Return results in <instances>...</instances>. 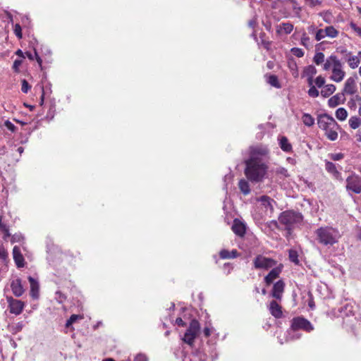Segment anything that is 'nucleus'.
<instances>
[{
  "label": "nucleus",
  "mask_w": 361,
  "mask_h": 361,
  "mask_svg": "<svg viewBox=\"0 0 361 361\" xmlns=\"http://www.w3.org/2000/svg\"><path fill=\"white\" fill-rule=\"evenodd\" d=\"M245 175L251 182H262L267 176L268 166L263 160L249 158L245 161Z\"/></svg>",
  "instance_id": "obj_1"
},
{
  "label": "nucleus",
  "mask_w": 361,
  "mask_h": 361,
  "mask_svg": "<svg viewBox=\"0 0 361 361\" xmlns=\"http://www.w3.org/2000/svg\"><path fill=\"white\" fill-rule=\"evenodd\" d=\"M318 243L326 246H333L338 243L341 235L339 231L332 226H321L314 231Z\"/></svg>",
  "instance_id": "obj_2"
},
{
  "label": "nucleus",
  "mask_w": 361,
  "mask_h": 361,
  "mask_svg": "<svg viewBox=\"0 0 361 361\" xmlns=\"http://www.w3.org/2000/svg\"><path fill=\"white\" fill-rule=\"evenodd\" d=\"M317 124L320 129L324 131L326 137L331 141L338 138V132L340 126L335 119L327 114H321L317 118Z\"/></svg>",
  "instance_id": "obj_3"
},
{
  "label": "nucleus",
  "mask_w": 361,
  "mask_h": 361,
  "mask_svg": "<svg viewBox=\"0 0 361 361\" xmlns=\"http://www.w3.org/2000/svg\"><path fill=\"white\" fill-rule=\"evenodd\" d=\"M343 63L336 55H331L326 59L323 63V70L325 71H331L330 79L336 82H341L345 76V72L343 71Z\"/></svg>",
  "instance_id": "obj_4"
},
{
  "label": "nucleus",
  "mask_w": 361,
  "mask_h": 361,
  "mask_svg": "<svg viewBox=\"0 0 361 361\" xmlns=\"http://www.w3.org/2000/svg\"><path fill=\"white\" fill-rule=\"evenodd\" d=\"M302 221V215L293 211H285L279 217V223L285 226L288 235L290 234V230Z\"/></svg>",
  "instance_id": "obj_5"
},
{
  "label": "nucleus",
  "mask_w": 361,
  "mask_h": 361,
  "mask_svg": "<svg viewBox=\"0 0 361 361\" xmlns=\"http://www.w3.org/2000/svg\"><path fill=\"white\" fill-rule=\"evenodd\" d=\"M200 328L199 322L195 319L192 320L184 335V342L191 345L200 331Z\"/></svg>",
  "instance_id": "obj_6"
},
{
  "label": "nucleus",
  "mask_w": 361,
  "mask_h": 361,
  "mask_svg": "<svg viewBox=\"0 0 361 361\" xmlns=\"http://www.w3.org/2000/svg\"><path fill=\"white\" fill-rule=\"evenodd\" d=\"M346 190L355 194H360L361 192V178L356 174L348 176L346 178Z\"/></svg>",
  "instance_id": "obj_7"
},
{
  "label": "nucleus",
  "mask_w": 361,
  "mask_h": 361,
  "mask_svg": "<svg viewBox=\"0 0 361 361\" xmlns=\"http://www.w3.org/2000/svg\"><path fill=\"white\" fill-rule=\"evenodd\" d=\"M291 329L293 331L302 329L310 332L313 330V326L307 319L303 317H298L292 319Z\"/></svg>",
  "instance_id": "obj_8"
},
{
  "label": "nucleus",
  "mask_w": 361,
  "mask_h": 361,
  "mask_svg": "<svg viewBox=\"0 0 361 361\" xmlns=\"http://www.w3.org/2000/svg\"><path fill=\"white\" fill-rule=\"evenodd\" d=\"M253 263L255 268L257 269H268L276 264V262L274 259L265 257L262 255H257L255 258Z\"/></svg>",
  "instance_id": "obj_9"
},
{
  "label": "nucleus",
  "mask_w": 361,
  "mask_h": 361,
  "mask_svg": "<svg viewBox=\"0 0 361 361\" xmlns=\"http://www.w3.org/2000/svg\"><path fill=\"white\" fill-rule=\"evenodd\" d=\"M7 302L11 313L18 315L23 312L25 304L21 300L13 299L12 297H8Z\"/></svg>",
  "instance_id": "obj_10"
},
{
  "label": "nucleus",
  "mask_w": 361,
  "mask_h": 361,
  "mask_svg": "<svg viewBox=\"0 0 361 361\" xmlns=\"http://www.w3.org/2000/svg\"><path fill=\"white\" fill-rule=\"evenodd\" d=\"M268 153L269 150L266 147L257 146L251 149L250 158L254 157L258 160H263V157H265Z\"/></svg>",
  "instance_id": "obj_11"
},
{
  "label": "nucleus",
  "mask_w": 361,
  "mask_h": 361,
  "mask_svg": "<svg viewBox=\"0 0 361 361\" xmlns=\"http://www.w3.org/2000/svg\"><path fill=\"white\" fill-rule=\"evenodd\" d=\"M284 282L281 280L278 281L273 286L271 295L276 300H280L284 291Z\"/></svg>",
  "instance_id": "obj_12"
},
{
  "label": "nucleus",
  "mask_w": 361,
  "mask_h": 361,
  "mask_svg": "<svg viewBox=\"0 0 361 361\" xmlns=\"http://www.w3.org/2000/svg\"><path fill=\"white\" fill-rule=\"evenodd\" d=\"M13 257L14 262L18 268H21L25 266V259L19 247L14 246L13 249Z\"/></svg>",
  "instance_id": "obj_13"
},
{
  "label": "nucleus",
  "mask_w": 361,
  "mask_h": 361,
  "mask_svg": "<svg viewBox=\"0 0 361 361\" xmlns=\"http://www.w3.org/2000/svg\"><path fill=\"white\" fill-rule=\"evenodd\" d=\"M11 288L13 295L16 297H20L24 293L25 290L19 279H16L11 282Z\"/></svg>",
  "instance_id": "obj_14"
},
{
  "label": "nucleus",
  "mask_w": 361,
  "mask_h": 361,
  "mask_svg": "<svg viewBox=\"0 0 361 361\" xmlns=\"http://www.w3.org/2000/svg\"><path fill=\"white\" fill-rule=\"evenodd\" d=\"M281 272V267H278L272 269L271 271L265 276L264 281L267 285H270L272 282L279 277Z\"/></svg>",
  "instance_id": "obj_15"
},
{
  "label": "nucleus",
  "mask_w": 361,
  "mask_h": 361,
  "mask_svg": "<svg viewBox=\"0 0 361 361\" xmlns=\"http://www.w3.org/2000/svg\"><path fill=\"white\" fill-rule=\"evenodd\" d=\"M345 101V97L343 93H338L331 97L329 101L328 104L330 107L334 108L340 104H343Z\"/></svg>",
  "instance_id": "obj_16"
},
{
  "label": "nucleus",
  "mask_w": 361,
  "mask_h": 361,
  "mask_svg": "<svg viewBox=\"0 0 361 361\" xmlns=\"http://www.w3.org/2000/svg\"><path fill=\"white\" fill-rule=\"evenodd\" d=\"M28 281L30 284V295H31V296L35 299L38 298L39 287V283H38L37 281L35 280L32 276L28 277Z\"/></svg>",
  "instance_id": "obj_17"
},
{
  "label": "nucleus",
  "mask_w": 361,
  "mask_h": 361,
  "mask_svg": "<svg viewBox=\"0 0 361 361\" xmlns=\"http://www.w3.org/2000/svg\"><path fill=\"white\" fill-rule=\"evenodd\" d=\"M343 91L348 94H353L356 92V86L355 80L353 78H349L346 80L344 85Z\"/></svg>",
  "instance_id": "obj_18"
},
{
  "label": "nucleus",
  "mask_w": 361,
  "mask_h": 361,
  "mask_svg": "<svg viewBox=\"0 0 361 361\" xmlns=\"http://www.w3.org/2000/svg\"><path fill=\"white\" fill-rule=\"evenodd\" d=\"M269 311L271 314L276 318H280L282 316L281 307L277 303L276 301L272 300L269 305Z\"/></svg>",
  "instance_id": "obj_19"
},
{
  "label": "nucleus",
  "mask_w": 361,
  "mask_h": 361,
  "mask_svg": "<svg viewBox=\"0 0 361 361\" xmlns=\"http://www.w3.org/2000/svg\"><path fill=\"white\" fill-rule=\"evenodd\" d=\"M345 61L350 68L355 69L358 67L360 61L356 56L353 55L350 52H348L345 56Z\"/></svg>",
  "instance_id": "obj_20"
},
{
  "label": "nucleus",
  "mask_w": 361,
  "mask_h": 361,
  "mask_svg": "<svg viewBox=\"0 0 361 361\" xmlns=\"http://www.w3.org/2000/svg\"><path fill=\"white\" fill-rule=\"evenodd\" d=\"M325 169L331 173L335 178L338 179L341 178V173L337 170L336 165L329 161H325Z\"/></svg>",
  "instance_id": "obj_21"
},
{
  "label": "nucleus",
  "mask_w": 361,
  "mask_h": 361,
  "mask_svg": "<svg viewBox=\"0 0 361 361\" xmlns=\"http://www.w3.org/2000/svg\"><path fill=\"white\" fill-rule=\"evenodd\" d=\"M293 30V25L290 23H282L276 27V32L279 34H290Z\"/></svg>",
  "instance_id": "obj_22"
},
{
  "label": "nucleus",
  "mask_w": 361,
  "mask_h": 361,
  "mask_svg": "<svg viewBox=\"0 0 361 361\" xmlns=\"http://www.w3.org/2000/svg\"><path fill=\"white\" fill-rule=\"evenodd\" d=\"M317 73V69L314 66H308L304 70V75L308 78V83L310 85H312L313 77Z\"/></svg>",
  "instance_id": "obj_23"
},
{
  "label": "nucleus",
  "mask_w": 361,
  "mask_h": 361,
  "mask_svg": "<svg viewBox=\"0 0 361 361\" xmlns=\"http://www.w3.org/2000/svg\"><path fill=\"white\" fill-rule=\"evenodd\" d=\"M233 231L239 236H243L245 233V227L243 224L239 221H234L232 226Z\"/></svg>",
  "instance_id": "obj_24"
},
{
  "label": "nucleus",
  "mask_w": 361,
  "mask_h": 361,
  "mask_svg": "<svg viewBox=\"0 0 361 361\" xmlns=\"http://www.w3.org/2000/svg\"><path fill=\"white\" fill-rule=\"evenodd\" d=\"M219 256L221 259H234L238 256V252L236 250H233L231 251L222 250L219 252Z\"/></svg>",
  "instance_id": "obj_25"
},
{
  "label": "nucleus",
  "mask_w": 361,
  "mask_h": 361,
  "mask_svg": "<svg viewBox=\"0 0 361 361\" xmlns=\"http://www.w3.org/2000/svg\"><path fill=\"white\" fill-rule=\"evenodd\" d=\"M279 145L281 149L284 152H289L292 149V146L289 143L286 137H281L279 140Z\"/></svg>",
  "instance_id": "obj_26"
},
{
  "label": "nucleus",
  "mask_w": 361,
  "mask_h": 361,
  "mask_svg": "<svg viewBox=\"0 0 361 361\" xmlns=\"http://www.w3.org/2000/svg\"><path fill=\"white\" fill-rule=\"evenodd\" d=\"M336 86L333 84L326 85L321 91V94L324 97H328L336 91Z\"/></svg>",
  "instance_id": "obj_27"
},
{
  "label": "nucleus",
  "mask_w": 361,
  "mask_h": 361,
  "mask_svg": "<svg viewBox=\"0 0 361 361\" xmlns=\"http://www.w3.org/2000/svg\"><path fill=\"white\" fill-rule=\"evenodd\" d=\"M238 187L240 191L245 195H247L250 192V185L248 182L245 179H240L238 183Z\"/></svg>",
  "instance_id": "obj_28"
},
{
  "label": "nucleus",
  "mask_w": 361,
  "mask_h": 361,
  "mask_svg": "<svg viewBox=\"0 0 361 361\" xmlns=\"http://www.w3.org/2000/svg\"><path fill=\"white\" fill-rule=\"evenodd\" d=\"M300 44L307 49H310L312 47V43L310 41V38L305 32L302 33L301 36Z\"/></svg>",
  "instance_id": "obj_29"
},
{
  "label": "nucleus",
  "mask_w": 361,
  "mask_h": 361,
  "mask_svg": "<svg viewBox=\"0 0 361 361\" xmlns=\"http://www.w3.org/2000/svg\"><path fill=\"white\" fill-rule=\"evenodd\" d=\"M259 200L261 202L262 204L266 208V209H268L269 208L270 209V211H272L273 210V206H272V200H271L269 197L267 196H262Z\"/></svg>",
  "instance_id": "obj_30"
},
{
  "label": "nucleus",
  "mask_w": 361,
  "mask_h": 361,
  "mask_svg": "<svg viewBox=\"0 0 361 361\" xmlns=\"http://www.w3.org/2000/svg\"><path fill=\"white\" fill-rule=\"evenodd\" d=\"M336 117L339 121H345L348 117V112L345 109L341 107L336 111Z\"/></svg>",
  "instance_id": "obj_31"
},
{
  "label": "nucleus",
  "mask_w": 361,
  "mask_h": 361,
  "mask_svg": "<svg viewBox=\"0 0 361 361\" xmlns=\"http://www.w3.org/2000/svg\"><path fill=\"white\" fill-rule=\"evenodd\" d=\"M302 121L303 123L308 126H312L314 123V118L309 114H304L302 117Z\"/></svg>",
  "instance_id": "obj_32"
},
{
  "label": "nucleus",
  "mask_w": 361,
  "mask_h": 361,
  "mask_svg": "<svg viewBox=\"0 0 361 361\" xmlns=\"http://www.w3.org/2000/svg\"><path fill=\"white\" fill-rule=\"evenodd\" d=\"M325 61V56L322 52H317L314 56L313 61L317 66L321 65L323 63H324Z\"/></svg>",
  "instance_id": "obj_33"
},
{
  "label": "nucleus",
  "mask_w": 361,
  "mask_h": 361,
  "mask_svg": "<svg viewBox=\"0 0 361 361\" xmlns=\"http://www.w3.org/2000/svg\"><path fill=\"white\" fill-rule=\"evenodd\" d=\"M324 30L326 37L334 38L338 35V30L333 26H328Z\"/></svg>",
  "instance_id": "obj_34"
},
{
  "label": "nucleus",
  "mask_w": 361,
  "mask_h": 361,
  "mask_svg": "<svg viewBox=\"0 0 361 361\" xmlns=\"http://www.w3.org/2000/svg\"><path fill=\"white\" fill-rule=\"evenodd\" d=\"M348 123L351 128L356 129L361 125V119L357 116H352Z\"/></svg>",
  "instance_id": "obj_35"
},
{
  "label": "nucleus",
  "mask_w": 361,
  "mask_h": 361,
  "mask_svg": "<svg viewBox=\"0 0 361 361\" xmlns=\"http://www.w3.org/2000/svg\"><path fill=\"white\" fill-rule=\"evenodd\" d=\"M268 82L273 87H280V84L278 80V78L274 75H271L268 78Z\"/></svg>",
  "instance_id": "obj_36"
},
{
  "label": "nucleus",
  "mask_w": 361,
  "mask_h": 361,
  "mask_svg": "<svg viewBox=\"0 0 361 361\" xmlns=\"http://www.w3.org/2000/svg\"><path fill=\"white\" fill-rule=\"evenodd\" d=\"M82 319V317L81 315L78 314H72L71 317L67 320L66 326L69 327L71 326L74 322H75L78 319Z\"/></svg>",
  "instance_id": "obj_37"
},
{
  "label": "nucleus",
  "mask_w": 361,
  "mask_h": 361,
  "mask_svg": "<svg viewBox=\"0 0 361 361\" xmlns=\"http://www.w3.org/2000/svg\"><path fill=\"white\" fill-rule=\"evenodd\" d=\"M289 259L291 262H294L295 264H298V252L295 250H289Z\"/></svg>",
  "instance_id": "obj_38"
},
{
  "label": "nucleus",
  "mask_w": 361,
  "mask_h": 361,
  "mask_svg": "<svg viewBox=\"0 0 361 361\" xmlns=\"http://www.w3.org/2000/svg\"><path fill=\"white\" fill-rule=\"evenodd\" d=\"M205 357H206V355L204 354L198 353L192 356L190 361H206Z\"/></svg>",
  "instance_id": "obj_39"
},
{
  "label": "nucleus",
  "mask_w": 361,
  "mask_h": 361,
  "mask_svg": "<svg viewBox=\"0 0 361 361\" xmlns=\"http://www.w3.org/2000/svg\"><path fill=\"white\" fill-rule=\"evenodd\" d=\"M326 35L325 30L324 29H319L317 30L315 34V39L317 41H320L321 39H324Z\"/></svg>",
  "instance_id": "obj_40"
},
{
  "label": "nucleus",
  "mask_w": 361,
  "mask_h": 361,
  "mask_svg": "<svg viewBox=\"0 0 361 361\" xmlns=\"http://www.w3.org/2000/svg\"><path fill=\"white\" fill-rule=\"evenodd\" d=\"M23 327H24L23 322H18V323L12 325L11 329L14 333H18V332L20 331Z\"/></svg>",
  "instance_id": "obj_41"
},
{
  "label": "nucleus",
  "mask_w": 361,
  "mask_h": 361,
  "mask_svg": "<svg viewBox=\"0 0 361 361\" xmlns=\"http://www.w3.org/2000/svg\"><path fill=\"white\" fill-rule=\"evenodd\" d=\"M291 52L297 57H302L304 56V51L300 48L294 47L291 49Z\"/></svg>",
  "instance_id": "obj_42"
},
{
  "label": "nucleus",
  "mask_w": 361,
  "mask_h": 361,
  "mask_svg": "<svg viewBox=\"0 0 361 361\" xmlns=\"http://www.w3.org/2000/svg\"><path fill=\"white\" fill-rule=\"evenodd\" d=\"M23 63V60L22 59H16L13 62V71L16 72V73H19L20 72V66H21Z\"/></svg>",
  "instance_id": "obj_43"
},
{
  "label": "nucleus",
  "mask_w": 361,
  "mask_h": 361,
  "mask_svg": "<svg viewBox=\"0 0 361 361\" xmlns=\"http://www.w3.org/2000/svg\"><path fill=\"white\" fill-rule=\"evenodd\" d=\"M24 238L20 233H16L11 238V243H20L23 240Z\"/></svg>",
  "instance_id": "obj_44"
},
{
  "label": "nucleus",
  "mask_w": 361,
  "mask_h": 361,
  "mask_svg": "<svg viewBox=\"0 0 361 361\" xmlns=\"http://www.w3.org/2000/svg\"><path fill=\"white\" fill-rule=\"evenodd\" d=\"M14 33L18 39H21L23 37L22 35V28L19 24H16L14 26Z\"/></svg>",
  "instance_id": "obj_45"
},
{
  "label": "nucleus",
  "mask_w": 361,
  "mask_h": 361,
  "mask_svg": "<svg viewBox=\"0 0 361 361\" xmlns=\"http://www.w3.org/2000/svg\"><path fill=\"white\" fill-rule=\"evenodd\" d=\"M308 94L312 97H317L319 96V92L314 86H312L308 90Z\"/></svg>",
  "instance_id": "obj_46"
},
{
  "label": "nucleus",
  "mask_w": 361,
  "mask_h": 361,
  "mask_svg": "<svg viewBox=\"0 0 361 361\" xmlns=\"http://www.w3.org/2000/svg\"><path fill=\"white\" fill-rule=\"evenodd\" d=\"M314 82H315V85L318 87H322L324 85L325 79H324V77L319 75V76L317 77V78L314 80Z\"/></svg>",
  "instance_id": "obj_47"
},
{
  "label": "nucleus",
  "mask_w": 361,
  "mask_h": 361,
  "mask_svg": "<svg viewBox=\"0 0 361 361\" xmlns=\"http://www.w3.org/2000/svg\"><path fill=\"white\" fill-rule=\"evenodd\" d=\"M31 88V86L28 84L26 80H22V87L21 90L24 93H27L28 90Z\"/></svg>",
  "instance_id": "obj_48"
},
{
  "label": "nucleus",
  "mask_w": 361,
  "mask_h": 361,
  "mask_svg": "<svg viewBox=\"0 0 361 361\" xmlns=\"http://www.w3.org/2000/svg\"><path fill=\"white\" fill-rule=\"evenodd\" d=\"M329 157L334 161H339L344 157L343 153L330 154Z\"/></svg>",
  "instance_id": "obj_49"
},
{
  "label": "nucleus",
  "mask_w": 361,
  "mask_h": 361,
  "mask_svg": "<svg viewBox=\"0 0 361 361\" xmlns=\"http://www.w3.org/2000/svg\"><path fill=\"white\" fill-rule=\"evenodd\" d=\"M305 1L311 7H315L322 4L320 0H305Z\"/></svg>",
  "instance_id": "obj_50"
},
{
  "label": "nucleus",
  "mask_w": 361,
  "mask_h": 361,
  "mask_svg": "<svg viewBox=\"0 0 361 361\" xmlns=\"http://www.w3.org/2000/svg\"><path fill=\"white\" fill-rule=\"evenodd\" d=\"M133 361H148V358L146 355L142 353H138L134 358Z\"/></svg>",
  "instance_id": "obj_51"
},
{
  "label": "nucleus",
  "mask_w": 361,
  "mask_h": 361,
  "mask_svg": "<svg viewBox=\"0 0 361 361\" xmlns=\"http://www.w3.org/2000/svg\"><path fill=\"white\" fill-rule=\"evenodd\" d=\"M5 126L11 132H15L16 127L9 121H6L4 123Z\"/></svg>",
  "instance_id": "obj_52"
},
{
  "label": "nucleus",
  "mask_w": 361,
  "mask_h": 361,
  "mask_svg": "<svg viewBox=\"0 0 361 361\" xmlns=\"http://www.w3.org/2000/svg\"><path fill=\"white\" fill-rule=\"evenodd\" d=\"M277 173H280L286 177L288 176V171L285 168H280L277 170Z\"/></svg>",
  "instance_id": "obj_53"
},
{
  "label": "nucleus",
  "mask_w": 361,
  "mask_h": 361,
  "mask_svg": "<svg viewBox=\"0 0 361 361\" xmlns=\"http://www.w3.org/2000/svg\"><path fill=\"white\" fill-rule=\"evenodd\" d=\"M248 25L250 27L254 28L257 25V20H256V18H253V19L249 20Z\"/></svg>",
  "instance_id": "obj_54"
},
{
  "label": "nucleus",
  "mask_w": 361,
  "mask_h": 361,
  "mask_svg": "<svg viewBox=\"0 0 361 361\" xmlns=\"http://www.w3.org/2000/svg\"><path fill=\"white\" fill-rule=\"evenodd\" d=\"M6 257H7V253L5 251V250L3 248H0V258L4 259H6Z\"/></svg>",
  "instance_id": "obj_55"
},
{
  "label": "nucleus",
  "mask_w": 361,
  "mask_h": 361,
  "mask_svg": "<svg viewBox=\"0 0 361 361\" xmlns=\"http://www.w3.org/2000/svg\"><path fill=\"white\" fill-rule=\"evenodd\" d=\"M176 323L178 326H184L185 325V322L183 321V319L180 317H178L176 319Z\"/></svg>",
  "instance_id": "obj_56"
},
{
  "label": "nucleus",
  "mask_w": 361,
  "mask_h": 361,
  "mask_svg": "<svg viewBox=\"0 0 361 361\" xmlns=\"http://www.w3.org/2000/svg\"><path fill=\"white\" fill-rule=\"evenodd\" d=\"M204 334L206 337H209L210 335H211V331H210V329L209 327H205L204 329Z\"/></svg>",
  "instance_id": "obj_57"
},
{
  "label": "nucleus",
  "mask_w": 361,
  "mask_h": 361,
  "mask_svg": "<svg viewBox=\"0 0 361 361\" xmlns=\"http://www.w3.org/2000/svg\"><path fill=\"white\" fill-rule=\"evenodd\" d=\"M289 68L291 71H295L297 72V64L295 62H291L289 63Z\"/></svg>",
  "instance_id": "obj_58"
},
{
  "label": "nucleus",
  "mask_w": 361,
  "mask_h": 361,
  "mask_svg": "<svg viewBox=\"0 0 361 361\" xmlns=\"http://www.w3.org/2000/svg\"><path fill=\"white\" fill-rule=\"evenodd\" d=\"M352 27L361 37V27H357L355 25H352Z\"/></svg>",
  "instance_id": "obj_59"
},
{
  "label": "nucleus",
  "mask_w": 361,
  "mask_h": 361,
  "mask_svg": "<svg viewBox=\"0 0 361 361\" xmlns=\"http://www.w3.org/2000/svg\"><path fill=\"white\" fill-rule=\"evenodd\" d=\"M308 305H309V307H310L311 309H314V308L315 305H314V300H313V298H310V299L309 300Z\"/></svg>",
  "instance_id": "obj_60"
},
{
  "label": "nucleus",
  "mask_w": 361,
  "mask_h": 361,
  "mask_svg": "<svg viewBox=\"0 0 361 361\" xmlns=\"http://www.w3.org/2000/svg\"><path fill=\"white\" fill-rule=\"evenodd\" d=\"M16 54L19 56L20 57L24 59L25 58V53H23L22 51V50L20 49H18L16 51Z\"/></svg>",
  "instance_id": "obj_61"
},
{
  "label": "nucleus",
  "mask_w": 361,
  "mask_h": 361,
  "mask_svg": "<svg viewBox=\"0 0 361 361\" xmlns=\"http://www.w3.org/2000/svg\"><path fill=\"white\" fill-rule=\"evenodd\" d=\"M4 234H5V237H4L5 238H6V237L10 236V233H9V231H8V228H7V226H4Z\"/></svg>",
  "instance_id": "obj_62"
},
{
  "label": "nucleus",
  "mask_w": 361,
  "mask_h": 361,
  "mask_svg": "<svg viewBox=\"0 0 361 361\" xmlns=\"http://www.w3.org/2000/svg\"><path fill=\"white\" fill-rule=\"evenodd\" d=\"M25 54L27 56L30 60L34 59V56L30 52H25Z\"/></svg>",
  "instance_id": "obj_63"
},
{
  "label": "nucleus",
  "mask_w": 361,
  "mask_h": 361,
  "mask_svg": "<svg viewBox=\"0 0 361 361\" xmlns=\"http://www.w3.org/2000/svg\"><path fill=\"white\" fill-rule=\"evenodd\" d=\"M56 294L59 295V302H62L65 298H64V297H63V295L61 293H59V292H56Z\"/></svg>",
  "instance_id": "obj_64"
}]
</instances>
